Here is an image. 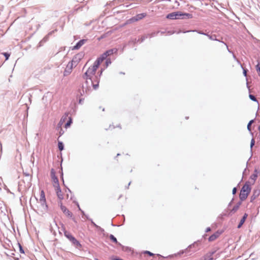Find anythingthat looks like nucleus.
Returning a JSON list of instances; mask_svg holds the SVG:
<instances>
[{"label": "nucleus", "instance_id": "f257e3e1", "mask_svg": "<svg viewBox=\"0 0 260 260\" xmlns=\"http://www.w3.org/2000/svg\"><path fill=\"white\" fill-rule=\"evenodd\" d=\"M101 63L99 60H96L83 75L85 83L83 85V88L85 89L86 92L93 89H96L99 87L100 78L95 73Z\"/></svg>", "mask_w": 260, "mask_h": 260}, {"label": "nucleus", "instance_id": "f03ea898", "mask_svg": "<svg viewBox=\"0 0 260 260\" xmlns=\"http://www.w3.org/2000/svg\"><path fill=\"white\" fill-rule=\"evenodd\" d=\"M185 17L187 18H192V15L189 13H182L180 11L171 13L168 14L166 18L169 19H177Z\"/></svg>", "mask_w": 260, "mask_h": 260}, {"label": "nucleus", "instance_id": "7ed1b4c3", "mask_svg": "<svg viewBox=\"0 0 260 260\" xmlns=\"http://www.w3.org/2000/svg\"><path fill=\"white\" fill-rule=\"evenodd\" d=\"M251 188L249 182H246L243 186L239 194L240 199L241 201L245 200L251 191Z\"/></svg>", "mask_w": 260, "mask_h": 260}, {"label": "nucleus", "instance_id": "20e7f679", "mask_svg": "<svg viewBox=\"0 0 260 260\" xmlns=\"http://www.w3.org/2000/svg\"><path fill=\"white\" fill-rule=\"evenodd\" d=\"M39 203L41 204V207L38 208V210L40 211L41 212L46 211L47 209V205L46 204L45 192L43 190H42L40 192Z\"/></svg>", "mask_w": 260, "mask_h": 260}, {"label": "nucleus", "instance_id": "39448f33", "mask_svg": "<svg viewBox=\"0 0 260 260\" xmlns=\"http://www.w3.org/2000/svg\"><path fill=\"white\" fill-rule=\"evenodd\" d=\"M83 56L84 55L82 53H79L76 54L73 57L72 61L68 63L67 67H70L71 69L76 67L83 58Z\"/></svg>", "mask_w": 260, "mask_h": 260}, {"label": "nucleus", "instance_id": "423d86ee", "mask_svg": "<svg viewBox=\"0 0 260 260\" xmlns=\"http://www.w3.org/2000/svg\"><path fill=\"white\" fill-rule=\"evenodd\" d=\"M114 49H110L106 51L103 54H102L96 60H99L100 63H102L108 56L113 54Z\"/></svg>", "mask_w": 260, "mask_h": 260}, {"label": "nucleus", "instance_id": "0eeeda50", "mask_svg": "<svg viewBox=\"0 0 260 260\" xmlns=\"http://www.w3.org/2000/svg\"><path fill=\"white\" fill-rule=\"evenodd\" d=\"M51 176L54 187L56 188L59 186L58 180L57 177L55 176V172L53 169H52L51 171Z\"/></svg>", "mask_w": 260, "mask_h": 260}, {"label": "nucleus", "instance_id": "6e6552de", "mask_svg": "<svg viewBox=\"0 0 260 260\" xmlns=\"http://www.w3.org/2000/svg\"><path fill=\"white\" fill-rule=\"evenodd\" d=\"M68 114H66V115L64 116H63L60 120V122H59V124L65 121V120H67V119H68V120L67 121V122L65 124V127L66 128H67L68 127H69L71 123H72V118L71 117H69L68 116Z\"/></svg>", "mask_w": 260, "mask_h": 260}, {"label": "nucleus", "instance_id": "1a4fd4ad", "mask_svg": "<svg viewBox=\"0 0 260 260\" xmlns=\"http://www.w3.org/2000/svg\"><path fill=\"white\" fill-rule=\"evenodd\" d=\"M146 16V13H141L137 15L136 16L132 17V18L129 19L128 21L129 22H134L137 21H139L140 20L142 19L144 17Z\"/></svg>", "mask_w": 260, "mask_h": 260}, {"label": "nucleus", "instance_id": "9d476101", "mask_svg": "<svg viewBox=\"0 0 260 260\" xmlns=\"http://www.w3.org/2000/svg\"><path fill=\"white\" fill-rule=\"evenodd\" d=\"M257 171L255 169L254 173L250 176V181L248 182H249V184H250V185L254 184L257 178Z\"/></svg>", "mask_w": 260, "mask_h": 260}, {"label": "nucleus", "instance_id": "9b49d317", "mask_svg": "<svg viewBox=\"0 0 260 260\" xmlns=\"http://www.w3.org/2000/svg\"><path fill=\"white\" fill-rule=\"evenodd\" d=\"M222 232L221 231H217L215 233H214L213 235H212L210 237L208 238V240L210 242L213 241L215 240L216 239H217L219 236L221 234Z\"/></svg>", "mask_w": 260, "mask_h": 260}, {"label": "nucleus", "instance_id": "f8f14e48", "mask_svg": "<svg viewBox=\"0 0 260 260\" xmlns=\"http://www.w3.org/2000/svg\"><path fill=\"white\" fill-rule=\"evenodd\" d=\"M54 188L56 191V193L57 194L58 198L60 200H62L63 199V193L62 192V191L60 189V186Z\"/></svg>", "mask_w": 260, "mask_h": 260}, {"label": "nucleus", "instance_id": "ddd939ff", "mask_svg": "<svg viewBox=\"0 0 260 260\" xmlns=\"http://www.w3.org/2000/svg\"><path fill=\"white\" fill-rule=\"evenodd\" d=\"M86 42L85 40H81L79 41L75 46H74L73 48V50H77L79 49Z\"/></svg>", "mask_w": 260, "mask_h": 260}, {"label": "nucleus", "instance_id": "4468645a", "mask_svg": "<svg viewBox=\"0 0 260 260\" xmlns=\"http://www.w3.org/2000/svg\"><path fill=\"white\" fill-rule=\"evenodd\" d=\"M118 128L119 129H121V126L120 124H116L114 125L113 123L110 124L108 128H106V130H112L113 129Z\"/></svg>", "mask_w": 260, "mask_h": 260}, {"label": "nucleus", "instance_id": "2eb2a0df", "mask_svg": "<svg viewBox=\"0 0 260 260\" xmlns=\"http://www.w3.org/2000/svg\"><path fill=\"white\" fill-rule=\"evenodd\" d=\"M61 210L63 212V213H64L66 215L70 217L72 216V213L69 210H68L66 207L61 205Z\"/></svg>", "mask_w": 260, "mask_h": 260}, {"label": "nucleus", "instance_id": "dca6fc26", "mask_svg": "<svg viewBox=\"0 0 260 260\" xmlns=\"http://www.w3.org/2000/svg\"><path fill=\"white\" fill-rule=\"evenodd\" d=\"M248 215L246 213H245L242 218L241 219L240 223L238 225V228H240L242 225L243 224L244 222L245 221Z\"/></svg>", "mask_w": 260, "mask_h": 260}, {"label": "nucleus", "instance_id": "f3484780", "mask_svg": "<svg viewBox=\"0 0 260 260\" xmlns=\"http://www.w3.org/2000/svg\"><path fill=\"white\" fill-rule=\"evenodd\" d=\"M214 253V251L209 252L204 256V260H213L212 255Z\"/></svg>", "mask_w": 260, "mask_h": 260}, {"label": "nucleus", "instance_id": "a211bd4d", "mask_svg": "<svg viewBox=\"0 0 260 260\" xmlns=\"http://www.w3.org/2000/svg\"><path fill=\"white\" fill-rule=\"evenodd\" d=\"M64 236L70 240L71 241L72 239L74 237L70 233L66 231L64 232Z\"/></svg>", "mask_w": 260, "mask_h": 260}, {"label": "nucleus", "instance_id": "6ab92c4d", "mask_svg": "<svg viewBox=\"0 0 260 260\" xmlns=\"http://www.w3.org/2000/svg\"><path fill=\"white\" fill-rule=\"evenodd\" d=\"M71 241L73 243V244L76 246L80 245L78 241H77L76 238L74 237Z\"/></svg>", "mask_w": 260, "mask_h": 260}, {"label": "nucleus", "instance_id": "aec40b11", "mask_svg": "<svg viewBox=\"0 0 260 260\" xmlns=\"http://www.w3.org/2000/svg\"><path fill=\"white\" fill-rule=\"evenodd\" d=\"M109 238L112 242L115 243H118L116 238L113 235H110L109 236Z\"/></svg>", "mask_w": 260, "mask_h": 260}, {"label": "nucleus", "instance_id": "412c9836", "mask_svg": "<svg viewBox=\"0 0 260 260\" xmlns=\"http://www.w3.org/2000/svg\"><path fill=\"white\" fill-rule=\"evenodd\" d=\"M256 70L257 72V74L258 76H260V63H258L256 66H255Z\"/></svg>", "mask_w": 260, "mask_h": 260}, {"label": "nucleus", "instance_id": "4be33fe9", "mask_svg": "<svg viewBox=\"0 0 260 260\" xmlns=\"http://www.w3.org/2000/svg\"><path fill=\"white\" fill-rule=\"evenodd\" d=\"M58 146L59 150L62 151L63 149V145L62 142H59L58 144Z\"/></svg>", "mask_w": 260, "mask_h": 260}, {"label": "nucleus", "instance_id": "5701e85b", "mask_svg": "<svg viewBox=\"0 0 260 260\" xmlns=\"http://www.w3.org/2000/svg\"><path fill=\"white\" fill-rule=\"evenodd\" d=\"M253 122V120H250L248 125H247V129L249 131H251V128H250V126H251V125L252 124V123Z\"/></svg>", "mask_w": 260, "mask_h": 260}, {"label": "nucleus", "instance_id": "b1692460", "mask_svg": "<svg viewBox=\"0 0 260 260\" xmlns=\"http://www.w3.org/2000/svg\"><path fill=\"white\" fill-rule=\"evenodd\" d=\"M260 191L259 190H254L253 191V196L255 197H257L259 194Z\"/></svg>", "mask_w": 260, "mask_h": 260}, {"label": "nucleus", "instance_id": "393cba45", "mask_svg": "<svg viewBox=\"0 0 260 260\" xmlns=\"http://www.w3.org/2000/svg\"><path fill=\"white\" fill-rule=\"evenodd\" d=\"M249 98H250L251 100H252V101H256V98H255L254 95H252V94H249Z\"/></svg>", "mask_w": 260, "mask_h": 260}, {"label": "nucleus", "instance_id": "a878e982", "mask_svg": "<svg viewBox=\"0 0 260 260\" xmlns=\"http://www.w3.org/2000/svg\"><path fill=\"white\" fill-rule=\"evenodd\" d=\"M3 54L6 57V60H7L8 59L9 56H10V54H8V53H3Z\"/></svg>", "mask_w": 260, "mask_h": 260}, {"label": "nucleus", "instance_id": "bb28decb", "mask_svg": "<svg viewBox=\"0 0 260 260\" xmlns=\"http://www.w3.org/2000/svg\"><path fill=\"white\" fill-rule=\"evenodd\" d=\"M111 61L110 59H107L106 61V67H107L109 64H111Z\"/></svg>", "mask_w": 260, "mask_h": 260}, {"label": "nucleus", "instance_id": "cd10ccee", "mask_svg": "<svg viewBox=\"0 0 260 260\" xmlns=\"http://www.w3.org/2000/svg\"><path fill=\"white\" fill-rule=\"evenodd\" d=\"M145 253L148 254L150 256H154L155 255L149 251H146Z\"/></svg>", "mask_w": 260, "mask_h": 260}, {"label": "nucleus", "instance_id": "c85d7f7f", "mask_svg": "<svg viewBox=\"0 0 260 260\" xmlns=\"http://www.w3.org/2000/svg\"><path fill=\"white\" fill-rule=\"evenodd\" d=\"M255 141L253 139H252L251 141L250 146L252 147L254 145Z\"/></svg>", "mask_w": 260, "mask_h": 260}, {"label": "nucleus", "instance_id": "c756f323", "mask_svg": "<svg viewBox=\"0 0 260 260\" xmlns=\"http://www.w3.org/2000/svg\"><path fill=\"white\" fill-rule=\"evenodd\" d=\"M238 208H239V206H236L233 208L232 211L236 212L238 210Z\"/></svg>", "mask_w": 260, "mask_h": 260}, {"label": "nucleus", "instance_id": "7c9ffc66", "mask_svg": "<svg viewBox=\"0 0 260 260\" xmlns=\"http://www.w3.org/2000/svg\"><path fill=\"white\" fill-rule=\"evenodd\" d=\"M236 191H237V189H236V188L234 187L232 190L233 193L235 194L236 193Z\"/></svg>", "mask_w": 260, "mask_h": 260}, {"label": "nucleus", "instance_id": "2f4dec72", "mask_svg": "<svg viewBox=\"0 0 260 260\" xmlns=\"http://www.w3.org/2000/svg\"><path fill=\"white\" fill-rule=\"evenodd\" d=\"M243 74L245 76L247 75V70L246 69H243Z\"/></svg>", "mask_w": 260, "mask_h": 260}, {"label": "nucleus", "instance_id": "473e14b6", "mask_svg": "<svg viewBox=\"0 0 260 260\" xmlns=\"http://www.w3.org/2000/svg\"><path fill=\"white\" fill-rule=\"evenodd\" d=\"M210 231H211L210 228H208L206 229V232H209Z\"/></svg>", "mask_w": 260, "mask_h": 260}, {"label": "nucleus", "instance_id": "72a5a7b5", "mask_svg": "<svg viewBox=\"0 0 260 260\" xmlns=\"http://www.w3.org/2000/svg\"><path fill=\"white\" fill-rule=\"evenodd\" d=\"M20 251L21 253H24V251L22 248V247H21V246H20Z\"/></svg>", "mask_w": 260, "mask_h": 260}, {"label": "nucleus", "instance_id": "f704fd0d", "mask_svg": "<svg viewBox=\"0 0 260 260\" xmlns=\"http://www.w3.org/2000/svg\"><path fill=\"white\" fill-rule=\"evenodd\" d=\"M157 256L159 257H161L162 256L161 255H160L159 254H157L156 255Z\"/></svg>", "mask_w": 260, "mask_h": 260}, {"label": "nucleus", "instance_id": "c9c22d12", "mask_svg": "<svg viewBox=\"0 0 260 260\" xmlns=\"http://www.w3.org/2000/svg\"><path fill=\"white\" fill-rule=\"evenodd\" d=\"M102 72H103V70L102 69L100 72V75H101L102 74Z\"/></svg>", "mask_w": 260, "mask_h": 260}, {"label": "nucleus", "instance_id": "e433bc0d", "mask_svg": "<svg viewBox=\"0 0 260 260\" xmlns=\"http://www.w3.org/2000/svg\"><path fill=\"white\" fill-rule=\"evenodd\" d=\"M96 260H98V259H96Z\"/></svg>", "mask_w": 260, "mask_h": 260}]
</instances>
